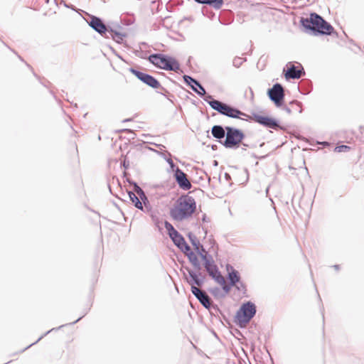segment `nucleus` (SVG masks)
<instances>
[{"label":"nucleus","instance_id":"b1692460","mask_svg":"<svg viewBox=\"0 0 364 364\" xmlns=\"http://www.w3.org/2000/svg\"><path fill=\"white\" fill-rule=\"evenodd\" d=\"M109 38H112L113 41H114L117 43H122L124 41V38L127 36V33H123L117 31L114 26L110 27L108 31Z\"/></svg>","mask_w":364,"mask_h":364},{"label":"nucleus","instance_id":"1a4fd4ad","mask_svg":"<svg viewBox=\"0 0 364 364\" xmlns=\"http://www.w3.org/2000/svg\"><path fill=\"white\" fill-rule=\"evenodd\" d=\"M89 26L97 32L101 36L109 38L108 31L111 25L106 24L105 21L97 16L90 15L88 19L86 20Z\"/></svg>","mask_w":364,"mask_h":364},{"label":"nucleus","instance_id":"4468645a","mask_svg":"<svg viewBox=\"0 0 364 364\" xmlns=\"http://www.w3.org/2000/svg\"><path fill=\"white\" fill-rule=\"evenodd\" d=\"M183 80L186 85L190 87L191 89L200 97L203 98L205 96L208 95L206 93V90L202 84L192 76L183 75Z\"/></svg>","mask_w":364,"mask_h":364},{"label":"nucleus","instance_id":"49530a36","mask_svg":"<svg viewBox=\"0 0 364 364\" xmlns=\"http://www.w3.org/2000/svg\"><path fill=\"white\" fill-rule=\"evenodd\" d=\"M252 156L255 159H263L265 158V156H257L255 154H252Z\"/></svg>","mask_w":364,"mask_h":364},{"label":"nucleus","instance_id":"bf43d9fd","mask_svg":"<svg viewBox=\"0 0 364 364\" xmlns=\"http://www.w3.org/2000/svg\"><path fill=\"white\" fill-rule=\"evenodd\" d=\"M107 186H108V188H109V192L112 194V189H111V186H110L109 183H108V184H107Z\"/></svg>","mask_w":364,"mask_h":364},{"label":"nucleus","instance_id":"bb28decb","mask_svg":"<svg viewBox=\"0 0 364 364\" xmlns=\"http://www.w3.org/2000/svg\"><path fill=\"white\" fill-rule=\"evenodd\" d=\"M196 2L200 4L208 5L215 9H220L224 4L223 0H196Z\"/></svg>","mask_w":364,"mask_h":364},{"label":"nucleus","instance_id":"39448f33","mask_svg":"<svg viewBox=\"0 0 364 364\" xmlns=\"http://www.w3.org/2000/svg\"><path fill=\"white\" fill-rule=\"evenodd\" d=\"M257 306L255 303L247 301L242 304L234 317V322L240 328L247 324L256 315Z\"/></svg>","mask_w":364,"mask_h":364},{"label":"nucleus","instance_id":"c9c22d12","mask_svg":"<svg viewBox=\"0 0 364 364\" xmlns=\"http://www.w3.org/2000/svg\"><path fill=\"white\" fill-rule=\"evenodd\" d=\"M195 271L196 272V274L198 276L200 284L202 287L206 280V276L203 272H201V270H195Z\"/></svg>","mask_w":364,"mask_h":364},{"label":"nucleus","instance_id":"72a5a7b5","mask_svg":"<svg viewBox=\"0 0 364 364\" xmlns=\"http://www.w3.org/2000/svg\"><path fill=\"white\" fill-rule=\"evenodd\" d=\"M246 61V58H241L240 57H235L232 60V65L237 68H240L243 62Z\"/></svg>","mask_w":364,"mask_h":364},{"label":"nucleus","instance_id":"6e6d98bb","mask_svg":"<svg viewBox=\"0 0 364 364\" xmlns=\"http://www.w3.org/2000/svg\"><path fill=\"white\" fill-rule=\"evenodd\" d=\"M127 181L133 186V182H135L134 181L132 180V179H127Z\"/></svg>","mask_w":364,"mask_h":364},{"label":"nucleus","instance_id":"a211bd4d","mask_svg":"<svg viewBox=\"0 0 364 364\" xmlns=\"http://www.w3.org/2000/svg\"><path fill=\"white\" fill-rule=\"evenodd\" d=\"M187 237L193 247V251L196 252L199 257L207 252L203 245L200 242L199 240L195 234H193L192 232H188Z\"/></svg>","mask_w":364,"mask_h":364},{"label":"nucleus","instance_id":"c03bdc74","mask_svg":"<svg viewBox=\"0 0 364 364\" xmlns=\"http://www.w3.org/2000/svg\"><path fill=\"white\" fill-rule=\"evenodd\" d=\"M249 90H250V101L251 102H253L254 101V92H253V90L251 87H249Z\"/></svg>","mask_w":364,"mask_h":364},{"label":"nucleus","instance_id":"aec40b11","mask_svg":"<svg viewBox=\"0 0 364 364\" xmlns=\"http://www.w3.org/2000/svg\"><path fill=\"white\" fill-rule=\"evenodd\" d=\"M226 126L216 124L213 125L211 128L212 136L221 144L226 137Z\"/></svg>","mask_w":364,"mask_h":364},{"label":"nucleus","instance_id":"58836bf2","mask_svg":"<svg viewBox=\"0 0 364 364\" xmlns=\"http://www.w3.org/2000/svg\"><path fill=\"white\" fill-rule=\"evenodd\" d=\"M211 309H213L216 313H218L222 316H225L223 311L220 310V309L217 304L211 303Z\"/></svg>","mask_w":364,"mask_h":364},{"label":"nucleus","instance_id":"2f4dec72","mask_svg":"<svg viewBox=\"0 0 364 364\" xmlns=\"http://www.w3.org/2000/svg\"><path fill=\"white\" fill-rule=\"evenodd\" d=\"M208 291H210V293H211L213 294V296L215 299H223V298H224L222 291L218 287H213V288H210L208 289Z\"/></svg>","mask_w":364,"mask_h":364},{"label":"nucleus","instance_id":"cd10ccee","mask_svg":"<svg viewBox=\"0 0 364 364\" xmlns=\"http://www.w3.org/2000/svg\"><path fill=\"white\" fill-rule=\"evenodd\" d=\"M312 88V83L308 80H302L299 87V92L304 95H308Z\"/></svg>","mask_w":364,"mask_h":364},{"label":"nucleus","instance_id":"473e14b6","mask_svg":"<svg viewBox=\"0 0 364 364\" xmlns=\"http://www.w3.org/2000/svg\"><path fill=\"white\" fill-rule=\"evenodd\" d=\"M164 228H166L167 231V234L168 237L176 232L178 230L175 229V228L173 226V225L169 223L168 220H165L164 223Z\"/></svg>","mask_w":364,"mask_h":364},{"label":"nucleus","instance_id":"e2e57ef3","mask_svg":"<svg viewBox=\"0 0 364 364\" xmlns=\"http://www.w3.org/2000/svg\"><path fill=\"white\" fill-rule=\"evenodd\" d=\"M114 205H115V206H116L118 209H119V208L118 207L117 204L114 203Z\"/></svg>","mask_w":364,"mask_h":364},{"label":"nucleus","instance_id":"ddd939ff","mask_svg":"<svg viewBox=\"0 0 364 364\" xmlns=\"http://www.w3.org/2000/svg\"><path fill=\"white\" fill-rule=\"evenodd\" d=\"M286 68L287 69L284 68V73L287 80L289 79L297 80L305 75L304 69L301 64L295 65L289 62L287 64Z\"/></svg>","mask_w":364,"mask_h":364},{"label":"nucleus","instance_id":"052dcab7","mask_svg":"<svg viewBox=\"0 0 364 364\" xmlns=\"http://www.w3.org/2000/svg\"><path fill=\"white\" fill-rule=\"evenodd\" d=\"M18 58H19V59H20L21 61H24V60H23V59L21 56H19V55H18Z\"/></svg>","mask_w":364,"mask_h":364},{"label":"nucleus","instance_id":"f257e3e1","mask_svg":"<svg viewBox=\"0 0 364 364\" xmlns=\"http://www.w3.org/2000/svg\"><path fill=\"white\" fill-rule=\"evenodd\" d=\"M299 23L301 30L311 36H331L335 33L331 24L316 12H311L308 18L301 17Z\"/></svg>","mask_w":364,"mask_h":364},{"label":"nucleus","instance_id":"c756f323","mask_svg":"<svg viewBox=\"0 0 364 364\" xmlns=\"http://www.w3.org/2000/svg\"><path fill=\"white\" fill-rule=\"evenodd\" d=\"M158 89L160 90H157V93L164 96L168 101L173 103V100L175 99V97L173 94H171L168 90H166L162 85L161 87H159Z\"/></svg>","mask_w":364,"mask_h":364},{"label":"nucleus","instance_id":"9b49d317","mask_svg":"<svg viewBox=\"0 0 364 364\" xmlns=\"http://www.w3.org/2000/svg\"><path fill=\"white\" fill-rule=\"evenodd\" d=\"M269 99L277 107H282L284 102L285 94L284 87L279 82L274 83L267 92Z\"/></svg>","mask_w":364,"mask_h":364},{"label":"nucleus","instance_id":"a878e982","mask_svg":"<svg viewBox=\"0 0 364 364\" xmlns=\"http://www.w3.org/2000/svg\"><path fill=\"white\" fill-rule=\"evenodd\" d=\"M154 151L159 154L168 163L170 167V170L173 171V173H175L177 168H180L174 164V162L171 159L172 156L170 152L167 151L166 153H162L156 150H154Z\"/></svg>","mask_w":364,"mask_h":364},{"label":"nucleus","instance_id":"e433bc0d","mask_svg":"<svg viewBox=\"0 0 364 364\" xmlns=\"http://www.w3.org/2000/svg\"><path fill=\"white\" fill-rule=\"evenodd\" d=\"M255 147H256L255 144H249V143L245 142V140H243L240 144V148H241L242 151H246L247 148L254 149Z\"/></svg>","mask_w":364,"mask_h":364},{"label":"nucleus","instance_id":"3c124183","mask_svg":"<svg viewBox=\"0 0 364 364\" xmlns=\"http://www.w3.org/2000/svg\"><path fill=\"white\" fill-rule=\"evenodd\" d=\"M215 246L218 247V244L215 240H213L211 247L213 248Z\"/></svg>","mask_w":364,"mask_h":364},{"label":"nucleus","instance_id":"6ab92c4d","mask_svg":"<svg viewBox=\"0 0 364 364\" xmlns=\"http://www.w3.org/2000/svg\"><path fill=\"white\" fill-rule=\"evenodd\" d=\"M183 254L187 257L188 262L193 266V270H202V264L199 259L200 257L191 247L188 251H186Z\"/></svg>","mask_w":364,"mask_h":364},{"label":"nucleus","instance_id":"7c9ffc66","mask_svg":"<svg viewBox=\"0 0 364 364\" xmlns=\"http://www.w3.org/2000/svg\"><path fill=\"white\" fill-rule=\"evenodd\" d=\"M233 287H235V289L239 291V292H241L244 296H246L247 297V286L246 284L242 281L240 280L238 283H237V284H235V286H233Z\"/></svg>","mask_w":364,"mask_h":364},{"label":"nucleus","instance_id":"79ce46f5","mask_svg":"<svg viewBox=\"0 0 364 364\" xmlns=\"http://www.w3.org/2000/svg\"><path fill=\"white\" fill-rule=\"evenodd\" d=\"M122 166L124 167L125 170L128 169L129 167V161L124 159L122 163Z\"/></svg>","mask_w":364,"mask_h":364},{"label":"nucleus","instance_id":"0e129e2a","mask_svg":"<svg viewBox=\"0 0 364 364\" xmlns=\"http://www.w3.org/2000/svg\"><path fill=\"white\" fill-rule=\"evenodd\" d=\"M268 190H269V188H267L266 189V193H268Z\"/></svg>","mask_w":364,"mask_h":364},{"label":"nucleus","instance_id":"680f3d73","mask_svg":"<svg viewBox=\"0 0 364 364\" xmlns=\"http://www.w3.org/2000/svg\"><path fill=\"white\" fill-rule=\"evenodd\" d=\"M322 317H323V320L324 321V314H323V312H322Z\"/></svg>","mask_w":364,"mask_h":364},{"label":"nucleus","instance_id":"4be33fe9","mask_svg":"<svg viewBox=\"0 0 364 364\" xmlns=\"http://www.w3.org/2000/svg\"><path fill=\"white\" fill-rule=\"evenodd\" d=\"M87 311H86L82 316H80L77 320H75V321L73 322H71V323H67V324H64V325H61L58 328H51L50 330L46 331L45 333H43L41 336H40L36 341H35L34 343H32L31 344L28 345V346H26L25 348H23V350H21L20 352L21 353H23L24 352L25 350H26L27 349H28L29 348H31L32 346L36 344L37 343H38L44 336H47L48 334H49L50 332L52 331H58L62 328H63L64 326H68V325H74L76 323H77L79 321H80L86 314H87Z\"/></svg>","mask_w":364,"mask_h":364},{"label":"nucleus","instance_id":"4c0bfd02","mask_svg":"<svg viewBox=\"0 0 364 364\" xmlns=\"http://www.w3.org/2000/svg\"><path fill=\"white\" fill-rule=\"evenodd\" d=\"M119 132H125L129 134V139H134L136 136L135 132L130 129H122L118 131Z\"/></svg>","mask_w":364,"mask_h":364},{"label":"nucleus","instance_id":"37998d69","mask_svg":"<svg viewBox=\"0 0 364 364\" xmlns=\"http://www.w3.org/2000/svg\"><path fill=\"white\" fill-rule=\"evenodd\" d=\"M202 221L203 223H208L210 222V219L208 218L205 213H204L202 216Z\"/></svg>","mask_w":364,"mask_h":364},{"label":"nucleus","instance_id":"13d9d810","mask_svg":"<svg viewBox=\"0 0 364 364\" xmlns=\"http://www.w3.org/2000/svg\"><path fill=\"white\" fill-rule=\"evenodd\" d=\"M154 145H155L156 146H157V147H159V148H161V147H164V145H162V144H154Z\"/></svg>","mask_w":364,"mask_h":364},{"label":"nucleus","instance_id":"20e7f679","mask_svg":"<svg viewBox=\"0 0 364 364\" xmlns=\"http://www.w3.org/2000/svg\"><path fill=\"white\" fill-rule=\"evenodd\" d=\"M148 60L156 68L166 71H177L180 69L178 60L173 56L161 53H151Z\"/></svg>","mask_w":364,"mask_h":364},{"label":"nucleus","instance_id":"603ef678","mask_svg":"<svg viewBox=\"0 0 364 364\" xmlns=\"http://www.w3.org/2000/svg\"><path fill=\"white\" fill-rule=\"evenodd\" d=\"M211 149L213 150H216L218 149V146L216 144H212L211 145Z\"/></svg>","mask_w":364,"mask_h":364},{"label":"nucleus","instance_id":"0eeeda50","mask_svg":"<svg viewBox=\"0 0 364 364\" xmlns=\"http://www.w3.org/2000/svg\"><path fill=\"white\" fill-rule=\"evenodd\" d=\"M251 121L263 126L265 128L273 129L275 130H284V127L280 124V122L277 118L268 115H262L257 112L251 113Z\"/></svg>","mask_w":364,"mask_h":364},{"label":"nucleus","instance_id":"c85d7f7f","mask_svg":"<svg viewBox=\"0 0 364 364\" xmlns=\"http://www.w3.org/2000/svg\"><path fill=\"white\" fill-rule=\"evenodd\" d=\"M127 194L134 206L139 210L142 209L141 200L139 197L132 191H127Z\"/></svg>","mask_w":364,"mask_h":364},{"label":"nucleus","instance_id":"2eb2a0df","mask_svg":"<svg viewBox=\"0 0 364 364\" xmlns=\"http://www.w3.org/2000/svg\"><path fill=\"white\" fill-rule=\"evenodd\" d=\"M173 177L178 186L183 191H188L192 188L191 183L190 182L188 176L181 168H177L176 172L173 173Z\"/></svg>","mask_w":364,"mask_h":364},{"label":"nucleus","instance_id":"a19ab883","mask_svg":"<svg viewBox=\"0 0 364 364\" xmlns=\"http://www.w3.org/2000/svg\"><path fill=\"white\" fill-rule=\"evenodd\" d=\"M283 110H284L287 114H291V109L284 105V102H283V106L281 107Z\"/></svg>","mask_w":364,"mask_h":364},{"label":"nucleus","instance_id":"de8ad7c7","mask_svg":"<svg viewBox=\"0 0 364 364\" xmlns=\"http://www.w3.org/2000/svg\"><path fill=\"white\" fill-rule=\"evenodd\" d=\"M26 65H27V66H28V67L31 70V71H32V73H33V75H34L35 77H38V76L36 75V73H35V72L33 71V68H32L29 64H28L27 63H26Z\"/></svg>","mask_w":364,"mask_h":364},{"label":"nucleus","instance_id":"5701e85b","mask_svg":"<svg viewBox=\"0 0 364 364\" xmlns=\"http://www.w3.org/2000/svg\"><path fill=\"white\" fill-rule=\"evenodd\" d=\"M183 277L186 279L187 283L191 286V291L193 293V288H198L197 287H201L196 274V272L193 269H189L188 278L185 272H183Z\"/></svg>","mask_w":364,"mask_h":364},{"label":"nucleus","instance_id":"412c9836","mask_svg":"<svg viewBox=\"0 0 364 364\" xmlns=\"http://www.w3.org/2000/svg\"><path fill=\"white\" fill-rule=\"evenodd\" d=\"M226 270L228 283H230L235 286L241 280L240 272L236 270L231 264H228L226 265Z\"/></svg>","mask_w":364,"mask_h":364},{"label":"nucleus","instance_id":"f8f14e48","mask_svg":"<svg viewBox=\"0 0 364 364\" xmlns=\"http://www.w3.org/2000/svg\"><path fill=\"white\" fill-rule=\"evenodd\" d=\"M200 258L202 262V267H203L205 268L208 274L213 279L221 275V272L215 264L213 256L208 252L200 256Z\"/></svg>","mask_w":364,"mask_h":364},{"label":"nucleus","instance_id":"f704fd0d","mask_svg":"<svg viewBox=\"0 0 364 364\" xmlns=\"http://www.w3.org/2000/svg\"><path fill=\"white\" fill-rule=\"evenodd\" d=\"M350 149V147L348 145H345V144H341V145H338L335 147V149L334 151H336V152H346V151H348Z\"/></svg>","mask_w":364,"mask_h":364},{"label":"nucleus","instance_id":"6e6552de","mask_svg":"<svg viewBox=\"0 0 364 364\" xmlns=\"http://www.w3.org/2000/svg\"><path fill=\"white\" fill-rule=\"evenodd\" d=\"M133 186L134 191L139 196V198L141 200L142 209H140L143 213L148 214L151 216L152 220L156 223V225L159 223V220L153 211V208L149 202L148 197L146 196L144 190L138 185L136 182H133Z\"/></svg>","mask_w":364,"mask_h":364},{"label":"nucleus","instance_id":"5fc2aeb1","mask_svg":"<svg viewBox=\"0 0 364 364\" xmlns=\"http://www.w3.org/2000/svg\"><path fill=\"white\" fill-rule=\"evenodd\" d=\"M183 269H185V270H186L188 272V273L189 274V269H191L188 266H184L183 267Z\"/></svg>","mask_w":364,"mask_h":364},{"label":"nucleus","instance_id":"69168bd1","mask_svg":"<svg viewBox=\"0 0 364 364\" xmlns=\"http://www.w3.org/2000/svg\"><path fill=\"white\" fill-rule=\"evenodd\" d=\"M117 27L121 28L120 25H118V24L117 25Z\"/></svg>","mask_w":364,"mask_h":364},{"label":"nucleus","instance_id":"8fccbe9b","mask_svg":"<svg viewBox=\"0 0 364 364\" xmlns=\"http://www.w3.org/2000/svg\"><path fill=\"white\" fill-rule=\"evenodd\" d=\"M332 267L336 270V271H338L340 269V265L339 264H334L332 266Z\"/></svg>","mask_w":364,"mask_h":364},{"label":"nucleus","instance_id":"393cba45","mask_svg":"<svg viewBox=\"0 0 364 364\" xmlns=\"http://www.w3.org/2000/svg\"><path fill=\"white\" fill-rule=\"evenodd\" d=\"M213 280L221 286L222 289H223L222 292H223L224 297H225V296L230 293L231 289L234 286L230 283H228V284H226L225 280L224 277L222 276V274L219 277H215V279Z\"/></svg>","mask_w":364,"mask_h":364},{"label":"nucleus","instance_id":"dca6fc26","mask_svg":"<svg viewBox=\"0 0 364 364\" xmlns=\"http://www.w3.org/2000/svg\"><path fill=\"white\" fill-rule=\"evenodd\" d=\"M192 294L205 309L210 311V314L211 316H215V318H218V316L216 315H215L210 311L211 310L210 298L205 291L199 289L198 288H193Z\"/></svg>","mask_w":364,"mask_h":364},{"label":"nucleus","instance_id":"864d4df0","mask_svg":"<svg viewBox=\"0 0 364 364\" xmlns=\"http://www.w3.org/2000/svg\"><path fill=\"white\" fill-rule=\"evenodd\" d=\"M213 165L214 166H218V161L217 160H214V161H213Z\"/></svg>","mask_w":364,"mask_h":364},{"label":"nucleus","instance_id":"4d7b16f0","mask_svg":"<svg viewBox=\"0 0 364 364\" xmlns=\"http://www.w3.org/2000/svg\"><path fill=\"white\" fill-rule=\"evenodd\" d=\"M132 118H127V119H124L122 122H130L132 121Z\"/></svg>","mask_w":364,"mask_h":364},{"label":"nucleus","instance_id":"09e8293b","mask_svg":"<svg viewBox=\"0 0 364 364\" xmlns=\"http://www.w3.org/2000/svg\"><path fill=\"white\" fill-rule=\"evenodd\" d=\"M64 6L66 7V8H69V9H71L72 10H75V7L74 6L71 5V4H64Z\"/></svg>","mask_w":364,"mask_h":364},{"label":"nucleus","instance_id":"7ed1b4c3","mask_svg":"<svg viewBox=\"0 0 364 364\" xmlns=\"http://www.w3.org/2000/svg\"><path fill=\"white\" fill-rule=\"evenodd\" d=\"M203 100L206 102L213 109L217 111L221 115L229 118L242 119L249 122H251V117L249 114L230 104L215 100L211 95L205 96Z\"/></svg>","mask_w":364,"mask_h":364},{"label":"nucleus","instance_id":"423d86ee","mask_svg":"<svg viewBox=\"0 0 364 364\" xmlns=\"http://www.w3.org/2000/svg\"><path fill=\"white\" fill-rule=\"evenodd\" d=\"M226 137L222 142V145L229 149H237L240 147L241 142L245 139V132L237 127L226 126Z\"/></svg>","mask_w":364,"mask_h":364},{"label":"nucleus","instance_id":"338daca9","mask_svg":"<svg viewBox=\"0 0 364 364\" xmlns=\"http://www.w3.org/2000/svg\"><path fill=\"white\" fill-rule=\"evenodd\" d=\"M264 143H262L259 146H262L264 145Z\"/></svg>","mask_w":364,"mask_h":364},{"label":"nucleus","instance_id":"f03ea898","mask_svg":"<svg viewBox=\"0 0 364 364\" xmlns=\"http://www.w3.org/2000/svg\"><path fill=\"white\" fill-rule=\"evenodd\" d=\"M196 210V202L193 197L183 194L178 197L170 208L169 214L173 220L181 222L191 218Z\"/></svg>","mask_w":364,"mask_h":364},{"label":"nucleus","instance_id":"f3484780","mask_svg":"<svg viewBox=\"0 0 364 364\" xmlns=\"http://www.w3.org/2000/svg\"><path fill=\"white\" fill-rule=\"evenodd\" d=\"M169 237L174 245H176L183 253L186 252V251H188L191 247L186 241L184 237L178 231L171 235Z\"/></svg>","mask_w":364,"mask_h":364},{"label":"nucleus","instance_id":"a18cd8bd","mask_svg":"<svg viewBox=\"0 0 364 364\" xmlns=\"http://www.w3.org/2000/svg\"><path fill=\"white\" fill-rule=\"evenodd\" d=\"M225 178L227 180V181H230L231 180V176L228 173H225Z\"/></svg>","mask_w":364,"mask_h":364},{"label":"nucleus","instance_id":"ea45409f","mask_svg":"<svg viewBox=\"0 0 364 364\" xmlns=\"http://www.w3.org/2000/svg\"><path fill=\"white\" fill-rule=\"evenodd\" d=\"M289 104L290 105H294V104L296 105L300 108L299 112V113L302 112V109H301L302 103L301 102L296 101V100H293V101H291L289 102Z\"/></svg>","mask_w":364,"mask_h":364},{"label":"nucleus","instance_id":"9d476101","mask_svg":"<svg viewBox=\"0 0 364 364\" xmlns=\"http://www.w3.org/2000/svg\"><path fill=\"white\" fill-rule=\"evenodd\" d=\"M128 70L146 85L155 90L161 87L160 82L153 75L144 73L134 67H130L128 68Z\"/></svg>","mask_w":364,"mask_h":364}]
</instances>
